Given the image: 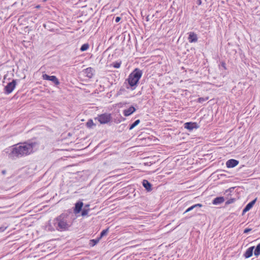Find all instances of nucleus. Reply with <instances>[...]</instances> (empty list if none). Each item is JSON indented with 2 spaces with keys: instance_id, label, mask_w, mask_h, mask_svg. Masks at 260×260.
<instances>
[{
  "instance_id": "f257e3e1",
  "label": "nucleus",
  "mask_w": 260,
  "mask_h": 260,
  "mask_svg": "<svg viewBox=\"0 0 260 260\" xmlns=\"http://www.w3.org/2000/svg\"><path fill=\"white\" fill-rule=\"evenodd\" d=\"M76 218V215H75L71 210H67L53 220H49L46 225V229L49 231H68Z\"/></svg>"
},
{
  "instance_id": "f03ea898",
  "label": "nucleus",
  "mask_w": 260,
  "mask_h": 260,
  "mask_svg": "<svg viewBox=\"0 0 260 260\" xmlns=\"http://www.w3.org/2000/svg\"><path fill=\"white\" fill-rule=\"evenodd\" d=\"M38 144L34 141H28L14 145L4 150L3 152L8 154L9 158L16 159L32 153L37 149Z\"/></svg>"
},
{
  "instance_id": "7ed1b4c3",
  "label": "nucleus",
  "mask_w": 260,
  "mask_h": 260,
  "mask_svg": "<svg viewBox=\"0 0 260 260\" xmlns=\"http://www.w3.org/2000/svg\"><path fill=\"white\" fill-rule=\"evenodd\" d=\"M142 76V71L140 69H135L128 76L126 81L131 89H136L137 84Z\"/></svg>"
},
{
  "instance_id": "20e7f679",
  "label": "nucleus",
  "mask_w": 260,
  "mask_h": 260,
  "mask_svg": "<svg viewBox=\"0 0 260 260\" xmlns=\"http://www.w3.org/2000/svg\"><path fill=\"white\" fill-rule=\"evenodd\" d=\"M96 119L101 124L108 123L111 120V115L109 113H104L99 115Z\"/></svg>"
},
{
  "instance_id": "39448f33",
  "label": "nucleus",
  "mask_w": 260,
  "mask_h": 260,
  "mask_svg": "<svg viewBox=\"0 0 260 260\" xmlns=\"http://www.w3.org/2000/svg\"><path fill=\"white\" fill-rule=\"evenodd\" d=\"M16 80H13L12 82L8 83L4 88L5 93L8 95L12 92L16 87Z\"/></svg>"
},
{
  "instance_id": "423d86ee",
  "label": "nucleus",
  "mask_w": 260,
  "mask_h": 260,
  "mask_svg": "<svg viewBox=\"0 0 260 260\" xmlns=\"http://www.w3.org/2000/svg\"><path fill=\"white\" fill-rule=\"evenodd\" d=\"M42 78L44 80L52 81L56 85H58L60 83L58 79L55 76H49L47 74H43L42 75Z\"/></svg>"
},
{
  "instance_id": "0eeeda50",
  "label": "nucleus",
  "mask_w": 260,
  "mask_h": 260,
  "mask_svg": "<svg viewBox=\"0 0 260 260\" xmlns=\"http://www.w3.org/2000/svg\"><path fill=\"white\" fill-rule=\"evenodd\" d=\"M185 128L188 129L189 132L193 131V129H197L199 126L196 122H186L184 124Z\"/></svg>"
},
{
  "instance_id": "6e6552de",
  "label": "nucleus",
  "mask_w": 260,
  "mask_h": 260,
  "mask_svg": "<svg viewBox=\"0 0 260 260\" xmlns=\"http://www.w3.org/2000/svg\"><path fill=\"white\" fill-rule=\"evenodd\" d=\"M239 164V161L234 159H231L228 160L226 162V167L228 168H232L236 166H237Z\"/></svg>"
},
{
  "instance_id": "1a4fd4ad",
  "label": "nucleus",
  "mask_w": 260,
  "mask_h": 260,
  "mask_svg": "<svg viewBox=\"0 0 260 260\" xmlns=\"http://www.w3.org/2000/svg\"><path fill=\"white\" fill-rule=\"evenodd\" d=\"M254 246H251L249 247L243 254V256L245 258H248L252 256L253 253H254L253 250L254 249Z\"/></svg>"
},
{
  "instance_id": "9d476101",
  "label": "nucleus",
  "mask_w": 260,
  "mask_h": 260,
  "mask_svg": "<svg viewBox=\"0 0 260 260\" xmlns=\"http://www.w3.org/2000/svg\"><path fill=\"white\" fill-rule=\"evenodd\" d=\"M94 71L93 68L89 67L83 71V73L85 76L89 78H91L93 75Z\"/></svg>"
},
{
  "instance_id": "9b49d317",
  "label": "nucleus",
  "mask_w": 260,
  "mask_h": 260,
  "mask_svg": "<svg viewBox=\"0 0 260 260\" xmlns=\"http://www.w3.org/2000/svg\"><path fill=\"white\" fill-rule=\"evenodd\" d=\"M83 205V204L81 201H79L75 204L74 212L73 211L75 215L80 213V212L81 211Z\"/></svg>"
},
{
  "instance_id": "f8f14e48",
  "label": "nucleus",
  "mask_w": 260,
  "mask_h": 260,
  "mask_svg": "<svg viewBox=\"0 0 260 260\" xmlns=\"http://www.w3.org/2000/svg\"><path fill=\"white\" fill-rule=\"evenodd\" d=\"M136 108L133 106H131L127 109H125L123 111V114L125 116H128L136 111Z\"/></svg>"
},
{
  "instance_id": "ddd939ff",
  "label": "nucleus",
  "mask_w": 260,
  "mask_h": 260,
  "mask_svg": "<svg viewBox=\"0 0 260 260\" xmlns=\"http://www.w3.org/2000/svg\"><path fill=\"white\" fill-rule=\"evenodd\" d=\"M256 199L248 203L243 210V213H245L250 210L256 202Z\"/></svg>"
},
{
  "instance_id": "4468645a",
  "label": "nucleus",
  "mask_w": 260,
  "mask_h": 260,
  "mask_svg": "<svg viewBox=\"0 0 260 260\" xmlns=\"http://www.w3.org/2000/svg\"><path fill=\"white\" fill-rule=\"evenodd\" d=\"M188 41L190 43L196 42L198 41V37L194 32H190L188 37Z\"/></svg>"
},
{
  "instance_id": "2eb2a0df",
  "label": "nucleus",
  "mask_w": 260,
  "mask_h": 260,
  "mask_svg": "<svg viewBox=\"0 0 260 260\" xmlns=\"http://www.w3.org/2000/svg\"><path fill=\"white\" fill-rule=\"evenodd\" d=\"M142 184L144 187L148 191H151L152 190L151 188V183L147 181V180H143L142 182Z\"/></svg>"
},
{
  "instance_id": "dca6fc26",
  "label": "nucleus",
  "mask_w": 260,
  "mask_h": 260,
  "mask_svg": "<svg viewBox=\"0 0 260 260\" xmlns=\"http://www.w3.org/2000/svg\"><path fill=\"white\" fill-rule=\"evenodd\" d=\"M202 206L203 205L201 204H195V205L189 207L188 208H187L184 213H187V212H189L194 209L195 210V212H196L197 211V209L202 207Z\"/></svg>"
},
{
  "instance_id": "f3484780",
  "label": "nucleus",
  "mask_w": 260,
  "mask_h": 260,
  "mask_svg": "<svg viewBox=\"0 0 260 260\" xmlns=\"http://www.w3.org/2000/svg\"><path fill=\"white\" fill-rule=\"evenodd\" d=\"M224 201V198L222 197H217V198H215L213 200L212 203L214 205H219V204L222 203Z\"/></svg>"
},
{
  "instance_id": "a211bd4d",
  "label": "nucleus",
  "mask_w": 260,
  "mask_h": 260,
  "mask_svg": "<svg viewBox=\"0 0 260 260\" xmlns=\"http://www.w3.org/2000/svg\"><path fill=\"white\" fill-rule=\"evenodd\" d=\"M254 254L256 257L260 255V243L254 248Z\"/></svg>"
},
{
  "instance_id": "6ab92c4d",
  "label": "nucleus",
  "mask_w": 260,
  "mask_h": 260,
  "mask_svg": "<svg viewBox=\"0 0 260 260\" xmlns=\"http://www.w3.org/2000/svg\"><path fill=\"white\" fill-rule=\"evenodd\" d=\"M89 44H87V43H85V44H83L81 48H80V50L81 51H86L88 48H89Z\"/></svg>"
},
{
  "instance_id": "aec40b11",
  "label": "nucleus",
  "mask_w": 260,
  "mask_h": 260,
  "mask_svg": "<svg viewBox=\"0 0 260 260\" xmlns=\"http://www.w3.org/2000/svg\"><path fill=\"white\" fill-rule=\"evenodd\" d=\"M140 122V121L139 119H138L136 120L133 124H132L129 128V130H132L133 129L135 126H136Z\"/></svg>"
},
{
  "instance_id": "412c9836",
  "label": "nucleus",
  "mask_w": 260,
  "mask_h": 260,
  "mask_svg": "<svg viewBox=\"0 0 260 260\" xmlns=\"http://www.w3.org/2000/svg\"><path fill=\"white\" fill-rule=\"evenodd\" d=\"M100 238H98V239H92L90 241V244L92 246H93L94 245H95L100 241Z\"/></svg>"
},
{
  "instance_id": "4be33fe9",
  "label": "nucleus",
  "mask_w": 260,
  "mask_h": 260,
  "mask_svg": "<svg viewBox=\"0 0 260 260\" xmlns=\"http://www.w3.org/2000/svg\"><path fill=\"white\" fill-rule=\"evenodd\" d=\"M121 62L120 61V62H113V66L114 68H116V69H118L120 67V66H121Z\"/></svg>"
},
{
  "instance_id": "5701e85b",
  "label": "nucleus",
  "mask_w": 260,
  "mask_h": 260,
  "mask_svg": "<svg viewBox=\"0 0 260 260\" xmlns=\"http://www.w3.org/2000/svg\"><path fill=\"white\" fill-rule=\"evenodd\" d=\"M108 232V229L102 231V232L101 233L100 238L101 239L102 237H103V236L106 235L107 234Z\"/></svg>"
},
{
  "instance_id": "b1692460",
  "label": "nucleus",
  "mask_w": 260,
  "mask_h": 260,
  "mask_svg": "<svg viewBox=\"0 0 260 260\" xmlns=\"http://www.w3.org/2000/svg\"><path fill=\"white\" fill-rule=\"evenodd\" d=\"M88 211H89L88 209L84 208L83 210L82 211V213H81L82 215L84 216L87 215V214L88 213Z\"/></svg>"
},
{
  "instance_id": "393cba45",
  "label": "nucleus",
  "mask_w": 260,
  "mask_h": 260,
  "mask_svg": "<svg viewBox=\"0 0 260 260\" xmlns=\"http://www.w3.org/2000/svg\"><path fill=\"white\" fill-rule=\"evenodd\" d=\"M207 99H205L203 98H200L198 99V101L199 103H203L205 102Z\"/></svg>"
},
{
  "instance_id": "a878e982",
  "label": "nucleus",
  "mask_w": 260,
  "mask_h": 260,
  "mask_svg": "<svg viewBox=\"0 0 260 260\" xmlns=\"http://www.w3.org/2000/svg\"><path fill=\"white\" fill-rule=\"evenodd\" d=\"M251 231V229L246 228L244 230V234H247Z\"/></svg>"
},
{
  "instance_id": "bb28decb",
  "label": "nucleus",
  "mask_w": 260,
  "mask_h": 260,
  "mask_svg": "<svg viewBox=\"0 0 260 260\" xmlns=\"http://www.w3.org/2000/svg\"><path fill=\"white\" fill-rule=\"evenodd\" d=\"M121 20V18L120 17H116L115 18V22L118 23Z\"/></svg>"
},
{
  "instance_id": "cd10ccee",
  "label": "nucleus",
  "mask_w": 260,
  "mask_h": 260,
  "mask_svg": "<svg viewBox=\"0 0 260 260\" xmlns=\"http://www.w3.org/2000/svg\"><path fill=\"white\" fill-rule=\"evenodd\" d=\"M234 201V199H232V200H229L228 201H227L226 203L227 204H231V203H233Z\"/></svg>"
},
{
  "instance_id": "c85d7f7f",
  "label": "nucleus",
  "mask_w": 260,
  "mask_h": 260,
  "mask_svg": "<svg viewBox=\"0 0 260 260\" xmlns=\"http://www.w3.org/2000/svg\"><path fill=\"white\" fill-rule=\"evenodd\" d=\"M92 123H93L92 121L90 120V121H88V122L87 123V124L88 126H90V124H92Z\"/></svg>"
},
{
  "instance_id": "c756f323",
  "label": "nucleus",
  "mask_w": 260,
  "mask_h": 260,
  "mask_svg": "<svg viewBox=\"0 0 260 260\" xmlns=\"http://www.w3.org/2000/svg\"><path fill=\"white\" fill-rule=\"evenodd\" d=\"M221 66L223 68H224V69H225V63L224 62H222L221 63Z\"/></svg>"
},
{
  "instance_id": "7c9ffc66",
  "label": "nucleus",
  "mask_w": 260,
  "mask_h": 260,
  "mask_svg": "<svg viewBox=\"0 0 260 260\" xmlns=\"http://www.w3.org/2000/svg\"><path fill=\"white\" fill-rule=\"evenodd\" d=\"M198 5H201V0H198Z\"/></svg>"
},
{
  "instance_id": "2f4dec72",
  "label": "nucleus",
  "mask_w": 260,
  "mask_h": 260,
  "mask_svg": "<svg viewBox=\"0 0 260 260\" xmlns=\"http://www.w3.org/2000/svg\"><path fill=\"white\" fill-rule=\"evenodd\" d=\"M89 205H86L85 206V207H87V208H88V207H89Z\"/></svg>"
},
{
  "instance_id": "473e14b6",
  "label": "nucleus",
  "mask_w": 260,
  "mask_h": 260,
  "mask_svg": "<svg viewBox=\"0 0 260 260\" xmlns=\"http://www.w3.org/2000/svg\"><path fill=\"white\" fill-rule=\"evenodd\" d=\"M146 20H147V21H148V20H149L148 16H147V18H146Z\"/></svg>"
},
{
  "instance_id": "72a5a7b5",
  "label": "nucleus",
  "mask_w": 260,
  "mask_h": 260,
  "mask_svg": "<svg viewBox=\"0 0 260 260\" xmlns=\"http://www.w3.org/2000/svg\"><path fill=\"white\" fill-rule=\"evenodd\" d=\"M119 105H120V107H122V103H119Z\"/></svg>"
}]
</instances>
